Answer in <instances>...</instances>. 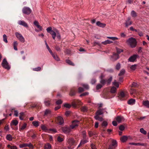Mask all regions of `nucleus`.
<instances>
[{
  "instance_id": "13d9d810",
  "label": "nucleus",
  "mask_w": 149,
  "mask_h": 149,
  "mask_svg": "<svg viewBox=\"0 0 149 149\" xmlns=\"http://www.w3.org/2000/svg\"><path fill=\"white\" fill-rule=\"evenodd\" d=\"M131 15L133 17H135L136 16V13L134 10L132 11Z\"/></svg>"
},
{
  "instance_id": "2f4dec72",
  "label": "nucleus",
  "mask_w": 149,
  "mask_h": 149,
  "mask_svg": "<svg viewBox=\"0 0 149 149\" xmlns=\"http://www.w3.org/2000/svg\"><path fill=\"white\" fill-rule=\"evenodd\" d=\"M32 123L33 125L36 127H38L39 125V122L38 121H33L32 122Z\"/></svg>"
},
{
  "instance_id": "c9c22d12",
  "label": "nucleus",
  "mask_w": 149,
  "mask_h": 149,
  "mask_svg": "<svg viewBox=\"0 0 149 149\" xmlns=\"http://www.w3.org/2000/svg\"><path fill=\"white\" fill-rule=\"evenodd\" d=\"M87 138H88L87 136L86 132H83L82 133V139H87Z\"/></svg>"
},
{
  "instance_id": "f704fd0d",
  "label": "nucleus",
  "mask_w": 149,
  "mask_h": 149,
  "mask_svg": "<svg viewBox=\"0 0 149 149\" xmlns=\"http://www.w3.org/2000/svg\"><path fill=\"white\" fill-rule=\"evenodd\" d=\"M42 129L44 131H47L48 130L47 127L44 125H42L41 126Z\"/></svg>"
},
{
  "instance_id": "a878e982",
  "label": "nucleus",
  "mask_w": 149,
  "mask_h": 149,
  "mask_svg": "<svg viewBox=\"0 0 149 149\" xmlns=\"http://www.w3.org/2000/svg\"><path fill=\"white\" fill-rule=\"evenodd\" d=\"M128 137L126 136H123L120 138L121 141L123 142H125L128 139Z\"/></svg>"
},
{
  "instance_id": "6ab92c4d",
  "label": "nucleus",
  "mask_w": 149,
  "mask_h": 149,
  "mask_svg": "<svg viewBox=\"0 0 149 149\" xmlns=\"http://www.w3.org/2000/svg\"><path fill=\"white\" fill-rule=\"evenodd\" d=\"M118 54L114 53L111 57V60L113 61H115L117 60L119 58Z\"/></svg>"
},
{
  "instance_id": "e2e57ef3",
  "label": "nucleus",
  "mask_w": 149,
  "mask_h": 149,
  "mask_svg": "<svg viewBox=\"0 0 149 149\" xmlns=\"http://www.w3.org/2000/svg\"><path fill=\"white\" fill-rule=\"evenodd\" d=\"M108 125L106 121H103L102 123V126L106 127Z\"/></svg>"
},
{
  "instance_id": "7ed1b4c3",
  "label": "nucleus",
  "mask_w": 149,
  "mask_h": 149,
  "mask_svg": "<svg viewBox=\"0 0 149 149\" xmlns=\"http://www.w3.org/2000/svg\"><path fill=\"white\" fill-rule=\"evenodd\" d=\"M128 94L127 92H124L122 91L120 92V95L118 96V98L121 100H122L127 98V97Z\"/></svg>"
},
{
  "instance_id": "4468645a",
  "label": "nucleus",
  "mask_w": 149,
  "mask_h": 149,
  "mask_svg": "<svg viewBox=\"0 0 149 149\" xmlns=\"http://www.w3.org/2000/svg\"><path fill=\"white\" fill-rule=\"evenodd\" d=\"M18 24L19 25H22L25 27H28L27 24L24 21L19 20L18 22Z\"/></svg>"
},
{
  "instance_id": "39448f33",
  "label": "nucleus",
  "mask_w": 149,
  "mask_h": 149,
  "mask_svg": "<svg viewBox=\"0 0 149 149\" xmlns=\"http://www.w3.org/2000/svg\"><path fill=\"white\" fill-rule=\"evenodd\" d=\"M2 66L5 68L7 70H9L10 68V67L8 65V63L6 61V58H4L2 63Z\"/></svg>"
},
{
  "instance_id": "338daca9",
  "label": "nucleus",
  "mask_w": 149,
  "mask_h": 149,
  "mask_svg": "<svg viewBox=\"0 0 149 149\" xmlns=\"http://www.w3.org/2000/svg\"><path fill=\"white\" fill-rule=\"evenodd\" d=\"M106 80L102 79H101L100 81V83L103 85H104L106 82Z\"/></svg>"
},
{
  "instance_id": "ea45409f",
  "label": "nucleus",
  "mask_w": 149,
  "mask_h": 149,
  "mask_svg": "<svg viewBox=\"0 0 149 149\" xmlns=\"http://www.w3.org/2000/svg\"><path fill=\"white\" fill-rule=\"evenodd\" d=\"M17 41H15L13 43V47L14 49L17 51Z\"/></svg>"
},
{
  "instance_id": "a19ab883",
  "label": "nucleus",
  "mask_w": 149,
  "mask_h": 149,
  "mask_svg": "<svg viewBox=\"0 0 149 149\" xmlns=\"http://www.w3.org/2000/svg\"><path fill=\"white\" fill-rule=\"evenodd\" d=\"M66 62L68 63V64L72 65L74 66V63H73L71 61L67 59L66 60Z\"/></svg>"
},
{
  "instance_id": "4c0bfd02",
  "label": "nucleus",
  "mask_w": 149,
  "mask_h": 149,
  "mask_svg": "<svg viewBox=\"0 0 149 149\" xmlns=\"http://www.w3.org/2000/svg\"><path fill=\"white\" fill-rule=\"evenodd\" d=\"M3 41L6 43H7L8 42L7 40V36L5 34H4L3 36Z\"/></svg>"
},
{
  "instance_id": "c03bdc74",
  "label": "nucleus",
  "mask_w": 149,
  "mask_h": 149,
  "mask_svg": "<svg viewBox=\"0 0 149 149\" xmlns=\"http://www.w3.org/2000/svg\"><path fill=\"white\" fill-rule=\"evenodd\" d=\"M107 38L113 41L118 39V38L114 37H107Z\"/></svg>"
},
{
  "instance_id": "8fccbe9b",
  "label": "nucleus",
  "mask_w": 149,
  "mask_h": 149,
  "mask_svg": "<svg viewBox=\"0 0 149 149\" xmlns=\"http://www.w3.org/2000/svg\"><path fill=\"white\" fill-rule=\"evenodd\" d=\"M41 70V68L40 67H38L35 68H33V70L34 71H40Z\"/></svg>"
},
{
  "instance_id": "dca6fc26",
  "label": "nucleus",
  "mask_w": 149,
  "mask_h": 149,
  "mask_svg": "<svg viewBox=\"0 0 149 149\" xmlns=\"http://www.w3.org/2000/svg\"><path fill=\"white\" fill-rule=\"evenodd\" d=\"M88 138L87 139H82L80 142L78 146V148L80 147L81 145L85 144L88 141Z\"/></svg>"
},
{
  "instance_id": "680f3d73",
  "label": "nucleus",
  "mask_w": 149,
  "mask_h": 149,
  "mask_svg": "<svg viewBox=\"0 0 149 149\" xmlns=\"http://www.w3.org/2000/svg\"><path fill=\"white\" fill-rule=\"evenodd\" d=\"M102 87V85L100 84H97L96 87V88L97 90H98L101 88Z\"/></svg>"
},
{
  "instance_id": "cd10ccee",
  "label": "nucleus",
  "mask_w": 149,
  "mask_h": 149,
  "mask_svg": "<svg viewBox=\"0 0 149 149\" xmlns=\"http://www.w3.org/2000/svg\"><path fill=\"white\" fill-rule=\"evenodd\" d=\"M50 99H46L44 101V103L46 106H49L50 104Z\"/></svg>"
},
{
  "instance_id": "393cba45",
  "label": "nucleus",
  "mask_w": 149,
  "mask_h": 149,
  "mask_svg": "<svg viewBox=\"0 0 149 149\" xmlns=\"http://www.w3.org/2000/svg\"><path fill=\"white\" fill-rule=\"evenodd\" d=\"M113 42L112 41L109 40H107L102 42V43L104 45H106L108 44H110Z\"/></svg>"
},
{
  "instance_id": "20e7f679",
  "label": "nucleus",
  "mask_w": 149,
  "mask_h": 149,
  "mask_svg": "<svg viewBox=\"0 0 149 149\" xmlns=\"http://www.w3.org/2000/svg\"><path fill=\"white\" fill-rule=\"evenodd\" d=\"M22 12L24 14L28 15L31 13L32 10L29 7H25L22 9Z\"/></svg>"
},
{
  "instance_id": "f257e3e1",
  "label": "nucleus",
  "mask_w": 149,
  "mask_h": 149,
  "mask_svg": "<svg viewBox=\"0 0 149 149\" xmlns=\"http://www.w3.org/2000/svg\"><path fill=\"white\" fill-rule=\"evenodd\" d=\"M46 30L48 33H49L52 35L53 39H55L56 36L58 39H61V36L60 34L58 31L56 29H55L54 30H52V27H49L47 28Z\"/></svg>"
},
{
  "instance_id": "79ce46f5",
  "label": "nucleus",
  "mask_w": 149,
  "mask_h": 149,
  "mask_svg": "<svg viewBox=\"0 0 149 149\" xmlns=\"http://www.w3.org/2000/svg\"><path fill=\"white\" fill-rule=\"evenodd\" d=\"M75 94V91L73 89H71L70 90V95L71 96L74 95Z\"/></svg>"
},
{
  "instance_id": "3c124183",
  "label": "nucleus",
  "mask_w": 149,
  "mask_h": 149,
  "mask_svg": "<svg viewBox=\"0 0 149 149\" xmlns=\"http://www.w3.org/2000/svg\"><path fill=\"white\" fill-rule=\"evenodd\" d=\"M87 109V108L86 106H83L81 108V110L84 112L86 111Z\"/></svg>"
},
{
  "instance_id": "69168bd1",
  "label": "nucleus",
  "mask_w": 149,
  "mask_h": 149,
  "mask_svg": "<svg viewBox=\"0 0 149 149\" xmlns=\"http://www.w3.org/2000/svg\"><path fill=\"white\" fill-rule=\"evenodd\" d=\"M55 48L57 51L60 52L61 50V48L58 46H56L55 47Z\"/></svg>"
},
{
  "instance_id": "5fc2aeb1",
  "label": "nucleus",
  "mask_w": 149,
  "mask_h": 149,
  "mask_svg": "<svg viewBox=\"0 0 149 149\" xmlns=\"http://www.w3.org/2000/svg\"><path fill=\"white\" fill-rule=\"evenodd\" d=\"M125 72V70L124 69L121 70L120 72V73L119 74V76H121L123 75Z\"/></svg>"
},
{
  "instance_id": "0eeeda50",
  "label": "nucleus",
  "mask_w": 149,
  "mask_h": 149,
  "mask_svg": "<svg viewBox=\"0 0 149 149\" xmlns=\"http://www.w3.org/2000/svg\"><path fill=\"white\" fill-rule=\"evenodd\" d=\"M15 35L17 38L22 42H25V39L22 36L20 33L18 32H16L15 33Z\"/></svg>"
},
{
  "instance_id": "052dcab7",
  "label": "nucleus",
  "mask_w": 149,
  "mask_h": 149,
  "mask_svg": "<svg viewBox=\"0 0 149 149\" xmlns=\"http://www.w3.org/2000/svg\"><path fill=\"white\" fill-rule=\"evenodd\" d=\"M57 140L59 142H61L63 141V139L61 137L58 136V137Z\"/></svg>"
},
{
  "instance_id": "7c9ffc66",
  "label": "nucleus",
  "mask_w": 149,
  "mask_h": 149,
  "mask_svg": "<svg viewBox=\"0 0 149 149\" xmlns=\"http://www.w3.org/2000/svg\"><path fill=\"white\" fill-rule=\"evenodd\" d=\"M117 88H115L114 86H113L111 87V90L110 92L112 93H116Z\"/></svg>"
},
{
  "instance_id": "864d4df0",
  "label": "nucleus",
  "mask_w": 149,
  "mask_h": 149,
  "mask_svg": "<svg viewBox=\"0 0 149 149\" xmlns=\"http://www.w3.org/2000/svg\"><path fill=\"white\" fill-rule=\"evenodd\" d=\"M112 77H111L108 79L106 81L107 82V84L108 85L110 84L112 80Z\"/></svg>"
},
{
  "instance_id": "a18cd8bd",
  "label": "nucleus",
  "mask_w": 149,
  "mask_h": 149,
  "mask_svg": "<svg viewBox=\"0 0 149 149\" xmlns=\"http://www.w3.org/2000/svg\"><path fill=\"white\" fill-rule=\"evenodd\" d=\"M37 27L39 29V30H37L36 29H35V31L37 32H38L39 31H41L42 30V27L39 24V25H38V26H37Z\"/></svg>"
},
{
  "instance_id": "72a5a7b5",
  "label": "nucleus",
  "mask_w": 149,
  "mask_h": 149,
  "mask_svg": "<svg viewBox=\"0 0 149 149\" xmlns=\"http://www.w3.org/2000/svg\"><path fill=\"white\" fill-rule=\"evenodd\" d=\"M6 138L7 140L9 141H11L12 140L13 138L12 136L10 134H9L6 135Z\"/></svg>"
},
{
  "instance_id": "49530a36",
  "label": "nucleus",
  "mask_w": 149,
  "mask_h": 149,
  "mask_svg": "<svg viewBox=\"0 0 149 149\" xmlns=\"http://www.w3.org/2000/svg\"><path fill=\"white\" fill-rule=\"evenodd\" d=\"M140 132L144 135L146 134L147 132L143 128H141L140 130Z\"/></svg>"
},
{
  "instance_id": "774afa93",
  "label": "nucleus",
  "mask_w": 149,
  "mask_h": 149,
  "mask_svg": "<svg viewBox=\"0 0 149 149\" xmlns=\"http://www.w3.org/2000/svg\"><path fill=\"white\" fill-rule=\"evenodd\" d=\"M62 103V101L61 100H59L56 101V103L58 105L61 104Z\"/></svg>"
},
{
  "instance_id": "de8ad7c7",
  "label": "nucleus",
  "mask_w": 149,
  "mask_h": 149,
  "mask_svg": "<svg viewBox=\"0 0 149 149\" xmlns=\"http://www.w3.org/2000/svg\"><path fill=\"white\" fill-rule=\"evenodd\" d=\"M81 85L85 89H88L89 88V86L88 85L86 84H82Z\"/></svg>"
},
{
  "instance_id": "a211bd4d",
  "label": "nucleus",
  "mask_w": 149,
  "mask_h": 149,
  "mask_svg": "<svg viewBox=\"0 0 149 149\" xmlns=\"http://www.w3.org/2000/svg\"><path fill=\"white\" fill-rule=\"evenodd\" d=\"M96 24L98 26L102 28L104 27L106 25L105 24L102 23L100 21L97 22L96 23Z\"/></svg>"
},
{
  "instance_id": "b1692460",
  "label": "nucleus",
  "mask_w": 149,
  "mask_h": 149,
  "mask_svg": "<svg viewBox=\"0 0 149 149\" xmlns=\"http://www.w3.org/2000/svg\"><path fill=\"white\" fill-rule=\"evenodd\" d=\"M27 126V124L26 123H24L23 125L20 127H19V130L20 131H22L23 130H24L26 127Z\"/></svg>"
},
{
  "instance_id": "bb28decb",
  "label": "nucleus",
  "mask_w": 149,
  "mask_h": 149,
  "mask_svg": "<svg viewBox=\"0 0 149 149\" xmlns=\"http://www.w3.org/2000/svg\"><path fill=\"white\" fill-rule=\"evenodd\" d=\"M135 99H131L128 101V104H129L132 105L135 103Z\"/></svg>"
},
{
  "instance_id": "0e129e2a",
  "label": "nucleus",
  "mask_w": 149,
  "mask_h": 149,
  "mask_svg": "<svg viewBox=\"0 0 149 149\" xmlns=\"http://www.w3.org/2000/svg\"><path fill=\"white\" fill-rule=\"evenodd\" d=\"M88 134L89 137H91L93 135H95V134L93 133L91 131H88Z\"/></svg>"
},
{
  "instance_id": "4be33fe9",
  "label": "nucleus",
  "mask_w": 149,
  "mask_h": 149,
  "mask_svg": "<svg viewBox=\"0 0 149 149\" xmlns=\"http://www.w3.org/2000/svg\"><path fill=\"white\" fill-rule=\"evenodd\" d=\"M51 111L49 109H46L45 111L44 115L45 116L49 115L51 114Z\"/></svg>"
},
{
  "instance_id": "58836bf2",
  "label": "nucleus",
  "mask_w": 149,
  "mask_h": 149,
  "mask_svg": "<svg viewBox=\"0 0 149 149\" xmlns=\"http://www.w3.org/2000/svg\"><path fill=\"white\" fill-rule=\"evenodd\" d=\"M95 119L96 120H98L100 121H102L103 119L102 117H100L99 116H95Z\"/></svg>"
},
{
  "instance_id": "aec40b11",
  "label": "nucleus",
  "mask_w": 149,
  "mask_h": 149,
  "mask_svg": "<svg viewBox=\"0 0 149 149\" xmlns=\"http://www.w3.org/2000/svg\"><path fill=\"white\" fill-rule=\"evenodd\" d=\"M142 104L145 107L149 108V101L146 100L143 101V102Z\"/></svg>"
},
{
  "instance_id": "423d86ee",
  "label": "nucleus",
  "mask_w": 149,
  "mask_h": 149,
  "mask_svg": "<svg viewBox=\"0 0 149 149\" xmlns=\"http://www.w3.org/2000/svg\"><path fill=\"white\" fill-rule=\"evenodd\" d=\"M71 128L70 127L65 126L61 128V130L65 134H69L71 131Z\"/></svg>"
},
{
  "instance_id": "e433bc0d",
  "label": "nucleus",
  "mask_w": 149,
  "mask_h": 149,
  "mask_svg": "<svg viewBox=\"0 0 149 149\" xmlns=\"http://www.w3.org/2000/svg\"><path fill=\"white\" fill-rule=\"evenodd\" d=\"M113 84L116 86V88H118L119 87V84L118 82H116V80H115L114 82L113 83Z\"/></svg>"
},
{
  "instance_id": "5701e85b",
  "label": "nucleus",
  "mask_w": 149,
  "mask_h": 149,
  "mask_svg": "<svg viewBox=\"0 0 149 149\" xmlns=\"http://www.w3.org/2000/svg\"><path fill=\"white\" fill-rule=\"evenodd\" d=\"M18 123V121L16 120H13L10 123L11 125H17Z\"/></svg>"
},
{
  "instance_id": "bf43d9fd",
  "label": "nucleus",
  "mask_w": 149,
  "mask_h": 149,
  "mask_svg": "<svg viewBox=\"0 0 149 149\" xmlns=\"http://www.w3.org/2000/svg\"><path fill=\"white\" fill-rule=\"evenodd\" d=\"M91 146L92 149H97L95 145L93 143L91 144Z\"/></svg>"
},
{
  "instance_id": "6e6d98bb",
  "label": "nucleus",
  "mask_w": 149,
  "mask_h": 149,
  "mask_svg": "<svg viewBox=\"0 0 149 149\" xmlns=\"http://www.w3.org/2000/svg\"><path fill=\"white\" fill-rule=\"evenodd\" d=\"M130 69L133 70H134L136 69V65H132L130 67Z\"/></svg>"
},
{
  "instance_id": "9b49d317",
  "label": "nucleus",
  "mask_w": 149,
  "mask_h": 149,
  "mask_svg": "<svg viewBox=\"0 0 149 149\" xmlns=\"http://www.w3.org/2000/svg\"><path fill=\"white\" fill-rule=\"evenodd\" d=\"M116 120L119 123H121L124 121L125 120L123 117L121 116H117L116 118Z\"/></svg>"
},
{
  "instance_id": "f3484780",
  "label": "nucleus",
  "mask_w": 149,
  "mask_h": 149,
  "mask_svg": "<svg viewBox=\"0 0 149 149\" xmlns=\"http://www.w3.org/2000/svg\"><path fill=\"white\" fill-rule=\"evenodd\" d=\"M81 101L79 100H77L72 102V105L74 107H75L77 105H81Z\"/></svg>"
},
{
  "instance_id": "f8f14e48",
  "label": "nucleus",
  "mask_w": 149,
  "mask_h": 149,
  "mask_svg": "<svg viewBox=\"0 0 149 149\" xmlns=\"http://www.w3.org/2000/svg\"><path fill=\"white\" fill-rule=\"evenodd\" d=\"M57 122L60 125H61L64 123L63 119L61 116H58L57 118Z\"/></svg>"
},
{
  "instance_id": "4d7b16f0",
  "label": "nucleus",
  "mask_w": 149,
  "mask_h": 149,
  "mask_svg": "<svg viewBox=\"0 0 149 149\" xmlns=\"http://www.w3.org/2000/svg\"><path fill=\"white\" fill-rule=\"evenodd\" d=\"M120 63H118L116 65V69L119 70L120 68Z\"/></svg>"
},
{
  "instance_id": "603ef678",
  "label": "nucleus",
  "mask_w": 149,
  "mask_h": 149,
  "mask_svg": "<svg viewBox=\"0 0 149 149\" xmlns=\"http://www.w3.org/2000/svg\"><path fill=\"white\" fill-rule=\"evenodd\" d=\"M63 105L65 107L68 108H70L71 107V105L68 103H65Z\"/></svg>"
},
{
  "instance_id": "f03ea898",
  "label": "nucleus",
  "mask_w": 149,
  "mask_h": 149,
  "mask_svg": "<svg viewBox=\"0 0 149 149\" xmlns=\"http://www.w3.org/2000/svg\"><path fill=\"white\" fill-rule=\"evenodd\" d=\"M127 42L132 48L136 47L137 43L136 40L133 38H129Z\"/></svg>"
},
{
  "instance_id": "ddd939ff",
  "label": "nucleus",
  "mask_w": 149,
  "mask_h": 149,
  "mask_svg": "<svg viewBox=\"0 0 149 149\" xmlns=\"http://www.w3.org/2000/svg\"><path fill=\"white\" fill-rule=\"evenodd\" d=\"M67 142L70 146H71L74 145L75 143V141L74 139L70 138L68 139L67 141Z\"/></svg>"
},
{
  "instance_id": "412c9836",
  "label": "nucleus",
  "mask_w": 149,
  "mask_h": 149,
  "mask_svg": "<svg viewBox=\"0 0 149 149\" xmlns=\"http://www.w3.org/2000/svg\"><path fill=\"white\" fill-rule=\"evenodd\" d=\"M129 144L131 145H133L134 146H144V145L143 143H129Z\"/></svg>"
},
{
  "instance_id": "c756f323",
  "label": "nucleus",
  "mask_w": 149,
  "mask_h": 149,
  "mask_svg": "<svg viewBox=\"0 0 149 149\" xmlns=\"http://www.w3.org/2000/svg\"><path fill=\"white\" fill-rule=\"evenodd\" d=\"M130 18H128V20L125 23V26L126 27H127L129 26L130 25L132 24V22L130 21Z\"/></svg>"
},
{
  "instance_id": "c85d7f7f",
  "label": "nucleus",
  "mask_w": 149,
  "mask_h": 149,
  "mask_svg": "<svg viewBox=\"0 0 149 149\" xmlns=\"http://www.w3.org/2000/svg\"><path fill=\"white\" fill-rule=\"evenodd\" d=\"M110 145L117 147L118 146L116 140H112L111 144Z\"/></svg>"
},
{
  "instance_id": "09e8293b",
  "label": "nucleus",
  "mask_w": 149,
  "mask_h": 149,
  "mask_svg": "<svg viewBox=\"0 0 149 149\" xmlns=\"http://www.w3.org/2000/svg\"><path fill=\"white\" fill-rule=\"evenodd\" d=\"M24 115V113L23 112H22L20 113L19 118L20 120H22L23 118H22L23 116Z\"/></svg>"
},
{
  "instance_id": "473e14b6",
  "label": "nucleus",
  "mask_w": 149,
  "mask_h": 149,
  "mask_svg": "<svg viewBox=\"0 0 149 149\" xmlns=\"http://www.w3.org/2000/svg\"><path fill=\"white\" fill-rule=\"evenodd\" d=\"M54 58L57 61H60V58L56 54H53L52 55Z\"/></svg>"
},
{
  "instance_id": "6e6552de",
  "label": "nucleus",
  "mask_w": 149,
  "mask_h": 149,
  "mask_svg": "<svg viewBox=\"0 0 149 149\" xmlns=\"http://www.w3.org/2000/svg\"><path fill=\"white\" fill-rule=\"evenodd\" d=\"M79 123L78 120H74L72 122V124L70 126V128L71 129H73L75 127H77Z\"/></svg>"
},
{
  "instance_id": "37998d69",
  "label": "nucleus",
  "mask_w": 149,
  "mask_h": 149,
  "mask_svg": "<svg viewBox=\"0 0 149 149\" xmlns=\"http://www.w3.org/2000/svg\"><path fill=\"white\" fill-rule=\"evenodd\" d=\"M45 149H50L51 146L50 144L47 143L45 145Z\"/></svg>"
},
{
  "instance_id": "1a4fd4ad",
  "label": "nucleus",
  "mask_w": 149,
  "mask_h": 149,
  "mask_svg": "<svg viewBox=\"0 0 149 149\" xmlns=\"http://www.w3.org/2000/svg\"><path fill=\"white\" fill-rule=\"evenodd\" d=\"M27 146L30 148H33V145L31 143H23L19 145V147L20 148H22Z\"/></svg>"
},
{
  "instance_id": "2eb2a0df",
  "label": "nucleus",
  "mask_w": 149,
  "mask_h": 149,
  "mask_svg": "<svg viewBox=\"0 0 149 149\" xmlns=\"http://www.w3.org/2000/svg\"><path fill=\"white\" fill-rule=\"evenodd\" d=\"M104 109H99L96 112V115L95 116H99L100 115H102L103 114L104 112Z\"/></svg>"
},
{
  "instance_id": "9d476101",
  "label": "nucleus",
  "mask_w": 149,
  "mask_h": 149,
  "mask_svg": "<svg viewBox=\"0 0 149 149\" xmlns=\"http://www.w3.org/2000/svg\"><path fill=\"white\" fill-rule=\"evenodd\" d=\"M138 56L137 54L133 55L129 58L128 59V61L131 62H134Z\"/></svg>"
}]
</instances>
